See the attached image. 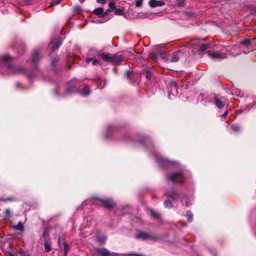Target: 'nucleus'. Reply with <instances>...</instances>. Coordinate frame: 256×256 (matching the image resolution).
I'll return each instance as SVG.
<instances>
[{"label": "nucleus", "instance_id": "f257e3e1", "mask_svg": "<svg viewBox=\"0 0 256 256\" xmlns=\"http://www.w3.org/2000/svg\"><path fill=\"white\" fill-rule=\"evenodd\" d=\"M11 58L9 55L2 56L0 59V68L3 65L8 70V74L24 73V70L16 66H13L10 63Z\"/></svg>", "mask_w": 256, "mask_h": 256}, {"label": "nucleus", "instance_id": "f03ea898", "mask_svg": "<svg viewBox=\"0 0 256 256\" xmlns=\"http://www.w3.org/2000/svg\"><path fill=\"white\" fill-rule=\"evenodd\" d=\"M187 172L180 170L167 176V180L176 184H183L186 180Z\"/></svg>", "mask_w": 256, "mask_h": 256}, {"label": "nucleus", "instance_id": "7ed1b4c3", "mask_svg": "<svg viewBox=\"0 0 256 256\" xmlns=\"http://www.w3.org/2000/svg\"><path fill=\"white\" fill-rule=\"evenodd\" d=\"M102 60L106 62H111L114 64H118L123 60V56L118 53L112 55L110 54H104L101 55Z\"/></svg>", "mask_w": 256, "mask_h": 256}, {"label": "nucleus", "instance_id": "20e7f679", "mask_svg": "<svg viewBox=\"0 0 256 256\" xmlns=\"http://www.w3.org/2000/svg\"><path fill=\"white\" fill-rule=\"evenodd\" d=\"M156 162L158 164L160 167L166 168V166H170L174 163V162L170 161L167 159L164 158L160 155L156 154Z\"/></svg>", "mask_w": 256, "mask_h": 256}, {"label": "nucleus", "instance_id": "39448f33", "mask_svg": "<svg viewBox=\"0 0 256 256\" xmlns=\"http://www.w3.org/2000/svg\"><path fill=\"white\" fill-rule=\"evenodd\" d=\"M178 94V86L175 81L170 82L168 87V97L170 99H172L171 95L174 96Z\"/></svg>", "mask_w": 256, "mask_h": 256}, {"label": "nucleus", "instance_id": "423d86ee", "mask_svg": "<svg viewBox=\"0 0 256 256\" xmlns=\"http://www.w3.org/2000/svg\"><path fill=\"white\" fill-rule=\"evenodd\" d=\"M94 250L98 256H118V254L116 253L110 254V252L106 248H94Z\"/></svg>", "mask_w": 256, "mask_h": 256}, {"label": "nucleus", "instance_id": "0eeeda50", "mask_svg": "<svg viewBox=\"0 0 256 256\" xmlns=\"http://www.w3.org/2000/svg\"><path fill=\"white\" fill-rule=\"evenodd\" d=\"M136 238L141 239L142 240H146L148 239L157 240L158 237L156 236L152 235L149 233H146L140 232H138L136 236Z\"/></svg>", "mask_w": 256, "mask_h": 256}, {"label": "nucleus", "instance_id": "6e6552de", "mask_svg": "<svg viewBox=\"0 0 256 256\" xmlns=\"http://www.w3.org/2000/svg\"><path fill=\"white\" fill-rule=\"evenodd\" d=\"M210 97L212 99L214 100L213 102L218 108L222 109L223 108L224 105L222 100V97H220L219 96L216 94L211 95Z\"/></svg>", "mask_w": 256, "mask_h": 256}, {"label": "nucleus", "instance_id": "1a4fd4ad", "mask_svg": "<svg viewBox=\"0 0 256 256\" xmlns=\"http://www.w3.org/2000/svg\"><path fill=\"white\" fill-rule=\"evenodd\" d=\"M210 58L214 61L221 60L223 57L222 54L218 52H210L208 53Z\"/></svg>", "mask_w": 256, "mask_h": 256}, {"label": "nucleus", "instance_id": "9d476101", "mask_svg": "<svg viewBox=\"0 0 256 256\" xmlns=\"http://www.w3.org/2000/svg\"><path fill=\"white\" fill-rule=\"evenodd\" d=\"M40 59V50L38 49L34 50L32 54V64L34 66H36L39 60Z\"/></svg>", "mask_w": 256, "mask_h": 256}, {"label": "nucleus", "instance_id": "9b49d317", "mask_svg": "<svg viewBox=\"0 0 256 256\" xmlns=\"http://www.w3.org/2000/svg\"><path fill=\"white\" fill-rule=\"evenodd\" d=\"M100 202L106 208H110L113 206L114 202L109 199H99Z\"/></svg>", "mask_w": 256, "mask_h": 256}, {"label": "nucleus", "instance_id": "f8f14e48", "mask_svg": "<svg viewBox=\"0 0 256 256\" xmlns=\"http://www.w3.org/2000/svg\"><path fill=\"white\" fill-rule=\"evenodd\" d=\"M12 228L14 230H18L22 232L24 231V224L22 222H20L17 224L12 225Z\"/></svg>", "mask_w": 256, "mask_h": 256}, {"label": "nucleus", "instance_id": "ddd939ff", "mask_svg": "<svg viewBox=\"0 0 256 256\" xmlns=\"http://www.w3.org/2000/svg\"><path fill=\"white\" fill-rule=\"evenodd\" d=\"M149 4L151 7L154 8L162 6L164 4V2H163L158 1L156 0H150L149 2Z\"/></svg>", "mask_w": 256, "mask_h": 256}, {"label": "nucleus", "instance_id": "4468645a", "mask_svg": "<svg viewBox=\"0 0 256 256\" xmlns=\"http://www.w3.org/2000/svg\"><path fill=\"white\" fill-rule=\"evenodd\" d=\"M166 195L168 197L172 198L174 200H178L179 195L174 190H172L171 191L167 192Z\"/></svg>", "mask_w": 256, "mask_h": 256}, {"label": "nucleus", "instance_id": "2eb2a0df", "mask_svg": "<svg viewBox=\"0 0 256 256\" xmlns=\"http://www.w3.org/2000/svg\"><path fill=\"white\" fill-rule=\"evenodd\" d=\"M141 74L144 75L146 78L150 80L152 77V72L150 69H146L141 72Z\"/></svg>", "mask_w": 256, "mask_h": 256}, {"label": "nucleus", "instance_id": "dca6fc26", "mask_svg": "<svg viewBox=\"0 0 256 256\" xmlns=\"http://www.w3.org/2000/svg\"><path fill=\"white\" fill-rule=\"evenodd\" d=\"M50 44L52 45V47L54 50L58 49L62 44V41L59 40H54L52 41Z\"/></svg>", "mask_w": 256, "mask_h": 256}, {"label": "nucleus", "instance_id": "f3484780", "mask_svg": "<svg viewBox=\"0 0 256 256\" xmlns=\"http://www.w3.org/2000/svg\"><path fill=\"white\" fill-rule=\"evenodd\" d=\"M180 54V52H178L173 53V54L172 56V58H171L170 60V62H178V60H179V58H180L179 54Z\"/></svg>", "mask_w": 256, "mask_h": 256}, {"label": "nucleus", "instance_id": "a211bd4d", "mask_svg": "<svg viewBox=\"0 0 256 256\" xmlns=\"http://www.w3.org/2000/svg\"><path fill=\"white\" fill-rule=\"evenodd\" d=\"M44 246L46 252H49L51 250V243L48 240H45Z\"/></svg>", "mask_w": 256, "mask_h": 256}, {"label": "nucleus", "instance_id": "6ab92c4d", "mask_svg": "<svg viewBox=\"0 0 256 256\" xmlns=\"http://www.w3.org/2000/svg\"><path fill=\"white\" fill-rule=\"evenodd\" d=\"M91 62H92V64L93 66H96L99 64V62L96 59H94L93 58H86V63L89 64Z\"/></svg>", "mask_w": 256, "mask_h": 256}, {"label": "nucleus", "instance_id": "aec40b11", "mask_svg": "<svg viewBox=\"0 0 256 256\" xmlns=\"http://www.w3.org/2000/svg\"><path fill=\"white\" fill-rule=\"evenodd\" d=\"M80 94L83 96H86L90 94L89 88L86 86L80 91Z\"/></svg>", "mask_w": 256, "mask_h": 256}, {"label": "nucleus", "instance_id": "412c9836", "mask_svg": "<svg viewBox=\"0 0 256 256\" xmlns=\"http://www.w3.org/2000/svg\"><path fill=\"white\" fill-rule=\"evenodd\" d=\"M212 45V44L210 43L202 44L200 46V50L202 52H204L208 48H210Z\"/></svg>", "mask_w": 256, "mask_h": 256}, {"label": "nucleus", "instance_id": "4be33fe9", "mask_svg": "<svg viewBox=\"0 0 256 256\" xmlns=\"http://www.w3.org/2000/svg\"><path fill=\"white\" fill-rule=\"evenodd\" d=\"M93 12L98 15H101L103 14L104 9L102 8H97L94 10Z\"/></svg>", "mask_w": 256, "mask_h": 256}, {"label": "nucleus", "instance_id": "5701e85b", "mask_svg": "<svg viewBox=\"0 0 256 256\" xmlns=\"http://www.w3.org/2000/svg\"><path fill=\"white\" fill-rule=\"evenodd\" d=\"M70 250V246L68 244L64 242V256H66L68 252Z\"/></svg>", "mask_w": 256, "mask_h": 256}, {"label": "nucleus", "instance_id": "b1692460", "mask_svg": "<svg viewBox=\"0 0 256 256\" xmlns=\"http://www.w3.org/2000/svg\"><path fill=\"white\" fill-rule=\"evenodd\" d=\"M149 214L153 218H158L160 216L158 212L153 210H150L149 211Z\"/></svg>", "mask_w": 256, "mask_h": 256}, {"label": "nucleus", "instance_id": "393cba45", "mask_svg": "<svg viewBox=\"0 0 256 256\" xmlns=\"http://www.w3.org/2000/svg\"><path fill=\"white\" fill-rule=\"evenodd\" d=\"M97 240L100 242L104 244L106 240V237L104 236H100L98 237Z\"/></svg>", "mask_w": 256, "mask_h": 256}, {"label": "nucleus", "instance_id": "a878e982", "mask_svg": "<svg viewBox=\"0 0 256 256\" xmlns=\"http://www.w3.org/2000/svg\"><path fill=\"white\" fill-rule=\"evenodd\" d=\"M161 58L166 62H170L168 58V54L166 52H162L160 53Z\"/></svg>", "mask_w": 256, "mask_h": 256}, {"label": "nucleus", "instance_id": "bb28decb", "mask_svg": "<svg viewBox=\"0 0 256 256\" xmlns=\"http://www.w3.org/2000/svg\"><path fill=\"white\" fill-rule=\"evenodd\" d=\"M176 4L180 7H182L184 6L185 0H176Z\"/></svg>", "mask_w": 256, "mask_h": 256}, {"label": "nucleus", "instance_id": "cd10ccee", "mask_svg": "<svg viewBox=\"0 0 256 256\" xmlns=\"http://www.w3.org/2000/svg\"><path fill=\"white\" fill-rule=\"evenodd\" d=\"M134 76V74L133 72H130V71H126L125 73L124 76L128 78L131 79L132 76Z\"/></svg>", "mask_w": 256, "mask_h": 256}, {"label": "nucleus", "instance_id": "c85d7f7f", "mask_svg": "<svg viewBox=\"0 0 256 256\" xmlns=\"http://www.w3.org/2000/svg\"><path fill=\"white\" fill-rule=\"evenodd\" d=\"M164 206L166 208H171L172 207V202L169 200L165 201L164 202Z\"/></svg>", "mask_w": 256, "mask_h": 256}, {"label": "nucleus", "instance_id": "c756f323", "mask_svg": "<svg viewBox=\"0 0 256 256\" xmlns=\"http://www.w3.org/2000/svg\"><path fill=\"white\" fill-rule=\"evenodd\" d=\"M188 220L189 222H191L192 220V214L190 212H188L186 214Z\"/></svg>", "mask_w": 256, "mask_h": 256}, {"label": "nucleus", "instance_id": "7c9ffc66", "mask_svg": "<svg viewBox=\"0 0 256 256\" xmlns=\"http://www.w3.org/2000/svg\"><path fill=\"white\" fill-rule=\"evenodd\" d=\"M62 0H53L50 5V6H53L55 5L58 4H60V2H62Z\"/></svg>", "mask_w": 256, "mask_h": 256}, {"label": "nucleus", "instance_id": "2f4dec72", "mask_svg": "<svg viewBox=\"0 0 256 256\" xmlns=\"http://www.w3.org/2000/svg\"><path fill=\"white\" fill-rule=\"evenodd\" d=\"M108 4H109L108 6H109V7L110 8H111L112 10H114L116 8L115 2H113L112 0L109 2Z\"/></svg>", "mask_w": 256, "mask_h": 256}, {"label": "nucleus", "instance_id": "473e14b6", "mask_svg": "<svg viewBox=\"0 0 256 256\" xmlns=\"http://www.w3.org/2000/svg\"><path fill=\"white\" fill-rule=\"evenodd\" d=\"M114 14L116 15L122 16L124 12L120 8H118L115 10Z\"/></svg>", "mask_w": 256, "mask_h": 256}, {"label": "nucleus", "instance_id": "72a5a7b5", "mask_svg": "<svg viewBox=\"0 0 256 256\" xmlns=\"http://www.w3.org/2000/svg\"><path fill=\"white\" fill-rule=\"evenodd\" d=\"M198 43V40H192L190 43V45L191 46H196Z\"/></svg>", "mask_w": 256, "mask_h": 256}, {"label": "nucleus", "instance_id": "f704fd0d", "mask_svg": "<svg viewBox=\"0 0 256 256\" xmlns=\"http://www.w3.org/2000/svg\"><path fill=\"white\" fill-rule=\"evenodd\" d=\"M58 61V57L56 56L54 57H52L51 58V63L54 66V64L56 63Z\"/></svg>", "mask_w": 256, "mask_h": 256}, {"label": "nucleus", "instance_id": "c9c22d12", "mask_svg": "<svg viewBox=\"0 0 256 256\" xmlns=\"http://www.w3.org/2000/svg\"><path fill=\"white\" fill-rule=\"evenodd\" d=\"M232 130L236 132H238L240 130V127L238 126L232 125Z\"/></svg>", "mask_w": 256, "mask_h": 256}, {"label": "nucleus", "instance_id": "e433bc0d", "mask_svg": "<svg viewBox=\"0 0 256 256\" xmlns=\"http://www.w3.org/2000/svg\"><path fill=\"white\" fill-rule=\"evenodd\" d=\"M74 86L73 85L69 86L67 88V92L68 93H71L72 92V90H74Z\"/></svg>", "mask_w": 256, "mask_h": 256}, {"label": "nucleus", "instance_id": "4c0bfd02", "mask_svg": "<svg viewBox=\"0 0 256 256\" xmlns=\"http://www.w3.org/2000/svg\"><path fill=\"white\" fill-rule=\"evenodd\" d=\"M242 43L248 46L250 44L251 41L249 39H246L243 41Z\"/></svg>", "mask_w": 256, "mask_h": 256}, {"label": "nucleus", "instance_id": "58836bf2", "mask_svg": "<svg viewBox=\"0 0 256 256\" xmlns=\"http://www.w3.org/2000/svg\"><path fill=\"white\" fill-rule=\"evenodd\" d=\"M42 236L46 239L48 238V231L46 229L44 230V232H43Z\"/></svg>", "mask_w": 256, "mask_h": 256}, {"label": "nucleus", "instance_id": "ea45409f", "mask_svg": "<svg viewBox=\"0 0 256 256\" xmlns=\"http://www.w3.org/2000/svg\"><path fill=\"white\" fill-rule=\"evenodd\" d=\"M142 4V0H137L136 3V6L137 7H140Z\"/></svg>", "mask_w": 256, "mask_h": 256}, {"label": "nucleus", "instance_id": "a19ab883", "mask_svg": "<svg viewBox=\"0 0 256 256\" xmlns=\"http://www.w3.org/2000/svg\"><path fill=\"white\" fill-rule=\"evenodd\" d=\"M5 213H6V218H8V217H10V210L8 209H6L5 211Z\"/></svg>", "mask_w": 256, "mask_h": 256}, {"label": "nucleus", "instance_id": "79ce46f5", "mask_svg": "<svg viewBox=\"0 0 256 256\" xmlns=\"http://www.w3.org/2000/svg\"><path fill=\"white\" fill-rule=\"evenodd\" d=\"M150 56L152 59L155 60L156 58V54L154 53H152L150 54Z\"/></svg>", "mask_w": 256, "mask_h": 256}, {"label": "nucleus", "instance_id": "37998d69", "mask_svg": "<svg viewBox=\"0 0 256 256\" xmlns=\"http://www.w3.org/2000/svg\"><path fill=\"white\" fill-rule=\"evenodd\" d=\"M96 1L100 4H104L106 3V0H96Z\"/></svg>", "mask_w": 256, "mask_h": 256}, {"label": "nucleus", "instance_id": "c03bdc74", "mask_svg": "<svg viewBox=\"0 0 256 256\" xmlns=\"http://www.w3.org/2000/svg\"><path fill=\"white\" fill-rule=\"evenodd\" d=\"M34 74L32 72L31 74H28L27 76L29 78H32L34 76Z\"/></svg>", "mask_w": 256, "mask_h": 256}, {"label": "nucleus", "instance_id": "a18cd8bd", "mask_svg": "<svg viewBox=\"0 0 256 256\" xmlns=\"http://www.w3.org/2000/svg\"><path fill=\"white\" fill-rule=\"evenodd\" d=\"M100 84H101V82H98V88H103V86H101Z\"/></svg>", "mask_w": 256, "mask_h": 256}, {"label": "nucleus", "instance_id": "49530a36", "mask_svg": "<svg viewBox=\"0 0 256 256\" xmlns=\"http://www.w3.org/2000/svg\"><path fill=\"white\" fill-rule=\"evenodd\" d=\"M12 200L11 198H6V200H4V201H8V200Z\"/></svg>", "mask_w": 256, "mask_h": 256}, {"label": "nucleus", "instance_id": "de8ad7c7", "mask_svg": "<svg viewBox=\"0 0 256 256\" xmlns=\"http://www.w3.org/2000/svg\"><path fill=\"white\" fill-rule=\"evenodd\" d=\"M228 114V112L227 111L225 110V113H224L225 117L227 116Z\"/></svg>", "mask_w": 256, "mask_h": 256}, {"label": "nucleus", "instance_id": "09e8293b", "mask_svg": "<svg viewBox=\"0 0 256 256\" xmlns=\"http://www.w3.org/2000/svg\"><path fill=\"white\" fill-rule=\"evenodd\" d=\"M80 2H81V3H82L84 2V0H79Z\"/></svg>", "mask_w": 256, "mask_h": 256}, {"label": "nucleus", "instance_id": "8fccbe9b", "mask_svg": "<svg viewBox=\"0 0 256 256\" xmlns=\"http://www.w3.org/2000/svg\"><path fill=\"white\" fill-rule=\"evenodd\" d=\"M224 114H222L221 115V118H224Z\"/></svg>", "mask_w": 256, "mask_h": 256}, {"label": "nucleus", "instance_id": "3c124183", "mask_svg": "<svg viewBox=\"0 0 256 256\" xmlns=\"http://www.w3.org/2000/svg\"><path fill=\"white\" fill-rule=\"evenodd\" d=\"M36 72H38V70H35L34 72H33L34 74H36Z\"/></svg>", "mask_w": 256, "mask_h": 256}, {"label": "nucleus", "instance_id": "603ef678", "mask_svg": "<svg viewBox=\"0 0 256 256\" xmlns=\"http://www.w3.org/2000/svg\"><path fill=\"white\" fill-rule=\"evenodd\" d=\"M10 256H15V255H14V254H10Z\"/></svg>", "mask_w": 256, "mask_h": 256}, {"label": "nucleus", "instance_id": "864d4df0", "mask_svg": "<svg viewBox=\"0 0 256 256\" xmlns=\"http://www.w3.org/2000/svg\"><path fill=\"white\" fill-rule=\"evenodd\" d=\"M186 206H188V204H186Z\"/></svg>", "mask_w": 256, "mask_h": 256}, {"label": "nucleus", "instance_id": "5fc2aeb1", "mask_svg": "<svg viewBox=\"0 0 256 256\" xmlns=\"http://www.w3.org/2000/svg\"><path fill=\"white\" fill-rule=\"evenodd\" d=\"M114 72H116V70H115V69H114Z\"/></svg>", "mask_w": 256, "mask_h": 256}, {"label": "nucleus", "instance_id": "6e6d98bb", "mask_svg": "<svg viewBox=\"0 0 256 256\" xmlns=\"http://www.w3.org/2000/svg\"><path fill=\"white\" fill-rule=\"evenodd\" d=\"M255 14H256V12H255Z\"/></svg>", "mask_w": 256, "mask_h": 256}]
</instances>
